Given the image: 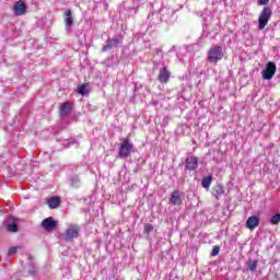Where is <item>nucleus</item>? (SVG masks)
Here are the masks:
<instances>
[{
  "mask_svg": "<svg viewBox=\"0 0 280 280\" xmlns=\"http://www.w3.org/2000/svg\"><path fill=\"white\" fill-rule=\"evenodd\" d=\"M224 58V52L221 46H212L208 51V62L218 65L219 60Z\"/></svg>",
  "mask_w": 280,
  "mask_h": 280,
  "instance_id": "1",
  "label": "nucleus"
},
{
  "mask_svg": "<svg viewBox=\"0 0 280 280\" xmlns=\"http://www.w3.org/2000/svg\"><path fill=\"white\" fill-rule=\"evenodd\" d=\"M272 16V9L265 7L258 16V30H265Z\"/></svg>",
  "mask_w": 280,
  "mask_h": 280,
  "instance_id": "2",
  "label": "nucleus"
},
{
  "mask_svg": "<svg viewBox=\"0 0 280 280\" xmlns=\"http://www.w3.org/2000/svg\"><path fill=\"white\" fill-rule=\"evenodd\" d=\"M132 143L130 142V140L125 139L118 149V155L120 156V159H128V156H130V152H132Z\"/></svg>",
  "mask_w": 280,
  "mask_h": 280,
  "instance_id": "3",
  "label": "nucleus"
},
{
  "mask_svg": "<svg viewBox=\"0 0 280 280\" xmlns=\"http://www.w3.org/2000/svg\"><path fill=\"white\" fill-rule=\"evenodd\" d=\"M277 73V65L272 61H269L265 68V70H262L261 74H262V80H272V78H275V74Z\"/></svg>",
  "mask_w": 280,
  "mask_h": 280,
  "instance_id": "4",
  "label": "nucleus"
},
{
  "mask_svg": "<svg viewBox=\"0 0 280 280\" xmlns=\"http://www.w3.org/2000/svg\"><path fill=\"white\" fill-rule=\"evenodd\" d=\"M80 233V226L78 225H70L69 229L66 231L65 234H61V237L66 242H71V240H75Z\"/></svg>",
  "mask_w": 280,
  "mask_h": 280,
  "instance_id": "5",
  "label": "nucleus"
},
{
  "mask_svg": "<svg viewBox=\"0 0 280 280\" xmlns=\"http://www.w3.org/2000/svg\"><path fill=\"white\" fill-rule=\"evenodd\" d=\"M42 226L44 228V231L51 232L58 226V221H56L54 217H48L43 220Z\"/></svg>",
  "mask_w": 280,
  "mask_h": 280,
  "instance_id": "6",
  "label": "nucleus"
},
{
  "mask_svg": "<svg viewBox=\"0 0 280 280\" xmlns=\"http://www.w3.org/2000/svg\"><path fill=\"white\" fill-rule=\"evenodd\" d=\"M170 78H172V72L167 70V67H163L160 69L158 79L161 84H167L170 82Z\"/></svg>",
  "mask_w": 280,
  "mask_h": 280,
  "instance_id": "7",
  "label": "nucleus"
},
{
  "mask_svg": "<svg viewBox=\"0 0 280 280\" xmlns=\"http://www.w3.org/2000/svg\"><path fill=\"white\" fill-rule=\"evenodd\" d=\"M26 10H27V5H25V3L21 0L16 1L13 5V12L15 16H23Z\"/></svg>",
  "mask_w": 280,
  "mask_h": 280,
  "instance_id": "8",
  "label": "nucleus"
},
{
  "mask_svg": "<svg viewBox=\"0 0 280 280\" xmlns=\"http://www.w3.org/2000/svg\"><path fill=\"white\" fill-rule=\"evenodd\" d=\"M182 194L179 190H174L171 194L170 203L174 205L175 207H178L183 205V199L180 198Z\"/></svg>",
  "mask_w": 280,
  "mask_h": 280,
  "instance_id": "9",
  "label": "nucleus"
},
{
  "mask_svg": "<svg viewBox=\"0 0 280 280\" xmlns=\"http://www.w3.org/2000/svg\"><path fill=\"white\" fill-rule=\"evenodd\" d=\"M259 226V218L256 215H252L246 221V229H249V231H255Z\"/></svg>",
  "mask_w": 280,
  "mask_h": 280,
  "instance_id": "10",
  "label": "nucleus"
},
{
  "mask_svg": "<svg viewBox=\"0 0 280 280\" xmlns=\"http://www.w3.org/2000/svg\"><path fill=\"white\" fill-rule=\"evenodd\" d=\"M69 185L73 189H78L82 185V179H80V175H70L69 177Z\"/></svg>",
  "mask_w": 280,
  "mask_h": 280,
  "instance_id": "11",
  "label": "nucleus"
},
{
  "mask_svg": "<svg viewBox=\"0 0 280 280\" xmlns=\"http://www.w3.org/2000/svg\"><path fill=\"white\" fill-rule=\"evenodd\" d=\"M186 170H198V158L189 156L186 159Z\"/></svg>",
  "mask_w": 280,
  "mask_h": 280,
  "instance_id": "12",
  "label": "nucleus"
},
{
  "mask_svg": "<svg viewBox=\"0 0 280 280\" xmlns=\"http://www.w3.org/2000/svg\"><path fill=\"white\" fill-rule=\"evenodd\" d=\"M59 113L61 117H67L71 113V104L69 102H66L60 105Z\"/></svg>",
  "mask_w": 280,
  "mask_h": 280,
  "instance_id": "13",
  "label": "nucleus"
},
{
  "mask_svg": "<svg viewBox=\"0 0 280 280\" xmlns=\"http://www.w3.org/2000/svg\"><path fill=\"white\" fill-rule=\"evenodd\" d=\"M49 209H58L60 207V197H50L47 200Z\"/></svg>",
  "mask_w": 280,
  "mask_h": 280,
  "instance_id": "14",
  "label": "nucleus"
},
{
  "mask_svg": "<svg viewBox=\"0 0 280 280\" xmlns=\"http://www.w3.org/2000/svg\"><path fill=\"white\" fill-rule=\"evenodd\" d=\"M8 222H12V223H8L7 224V230L10 232V233H16L19 231V224H16L14 222V218H9L8 219Z\"/></svg>",
  "mask_w": 280,
  "mask_h": 280,
  "instance_id": "15",
  "label": "nucleus"
},
{
  "mask_svg": "<svg viewBox=\"0 0 280 280\" xmlns=\"http://www.w3.org/2000/svg\"><path fill=\"white\" fill-rule=\"evenodd\" d=\"M212 196H215L217 198H219L220 196H224V186H222L221 184L214 185L212 188Z\"/></svg>",
  "mask_w": 280,
  "mask_h": 280,
  "instance_id": "16",
  "label": "nucleus"
},
{
  "mask_svg": "<svg viewBox=\"0 0 280 280\" xmlns=\"http://www.w3.org/2000/svg\"><path fill=\"white\" fill-rule=\"evenodd\" d=\"M65 23H66L67 27H71L73 25V16L71 13V9L66 10Z\"/></svg>",
  "mask_w": 280,
  "mask_h": 280,
  "instance_id": "17",
  "label": "nucleus"
},
{
  "mask_svg": "<svg viewBox=\"0 0 280 280\" xmlns=\"http://www.w3.org/2000/svg\"><path fill=\"white\" fill-rule=\"evenodd\" d=\"M212 180L213 177L211 175L205 177L201 182V186L203 187V189H209V187H211Z\"/></svg>",
  "mask_w": 280,
  "mask_h": 280,
  "instance_id": "18",
  "label": "nucleus"
},
{
  "mask_svg": "<svg viewBox=\"0 0 280 280\" xmlns=\"http://www.w3.org/2000/svg\"><path fill=\"white\" fill-rule=\"evenodd\" d=\"M77 91L79 95H83V96L89 95V89H86V83H83L82 85H80Z\"/></svg>",
  "mask_w": 280,
  "mask_h": 280,
  "instance_id": "19",
  "label": "nucleus"
},
{
  "mask_svg": "<svg viewBox=\"0 0 280 280\" xmlns=\"http://www.w3.org/2000/svg\"><path fill=\"white\" fill-rule=\"evenodd\" d=\"M247 268L250 272H255L257 270V260H248Z\"/></svg>",
  "mask_w": 280,
  "mask_h": 280,
  "instance_id": "20",
  "label": "nucleus"
},
{
  "mask_svg": "<svg viewBox=\"0 0 280 280\" xmlns=\"http://www.w3.org/2000/svg\"><path fill=\"white\" fill-rule=\"evenodd\" d=\"M118 45H119V39H117V38L107 40V49H108V47H117Z\"/></svg>",
  "mask_w": 280,
  "mask_h": 280,
  "instance_id": "21",
  "label": "nucleus"
},
{
  "mask_svg": "<svg viewBox=\"0 0 280 280\" xmlns=\"http://www.w3.org/2000/svg\"><path fill=\"white\" fill-rule=\"evenodd\" d=\"M152 231H154L153 224L148 223L144 225V233L150 234V233H152Z\"/></svg>",
  "mask_w": 280,
  "mask_h": 280,
  "instance_id": "22",
  "label": "nucleus"
},
{
  "mask_svg": "<svg viewBox=\"0 0 280 280\" xmlns=\"http://www.w3.org/2000/svg\"><path fill=\"white\" fill-rule=\"evenodd\" d=\"M280 222V213H276L272 218H271V224H279Z\"/></svg>",
  "mask_w": 280,
  "mask_h": 280,
  "instance_id": "23",
  "label": "nucleus"
},
{
  "mask_svg": "<svg viewBox=\"0 0 280 280\" xmlns=\"http://www.w3.org/2000/svg\"><path fill=\"white\" fill-rule=\"evenodd\" d=\"M19 248H21V247H11V248H9L8 256L12 257V255H16V252L19 250Z\"/></svg>",
  "mask_w": 280,
  "mask_h": 280,
  "instance_id": "24",
  "label": "nucleus"
},
{
  "mask_svg": "<svg viewBox=\"0 0 280 280\" xmlns=\"http://www.w3.org/2000/svg\"><path fill=\"white\" fill-rule=\"evenodd\" d=\"M218 255H220V247L219 246H214L212 252H211V256L212 257H218Z\"/></svg>",
  "mask_w": 280,
  "mask_h": 280,
  "instance_id": "25",
  "label": "nucleus"
},
{
  "mask_svg": "<svg viewBox=\"0 0 280 280\" xmlns=\"http://www.w3.org/2000/svg\"><path fill=\"white\" fill-rule=\"evenodd\" d=\"M28 272H30V275H36V272H37L36 266L30 265Z\"/></svg>",
  "mask_w": 280,
  "mask_h": 280,
  "instance_id": "26",
  "label": "nucleus"
},
{
  "mask_svg": "<svg viewBox=\"0 0 280 280\" xmlns=\"http://www.w3.org/2000/svg\"><path fill=\"white\" fill-rule=\"evenodd\" d=\"M260 5H268L270 3V0H258Z\"/></svg>",
  "mask_w": 280,
  "mask_h": 280,
  "instance_id": "27",
  "label": "nucleus"
},
{
  "mask_svg": "<svg viewBox=\"0 0 280 280\" xmlns=\"http://www.w3.org/2000/svg\"><path fill=\"white\" fill-rule=\"evenodd\" d=\"M102 51H106V46H103Z\"/></svg>",
  "mask_w": 280,
  "mask_h": 280,
  "instance_id": "28",
  "label": "nucleus"
}]
</instances>
